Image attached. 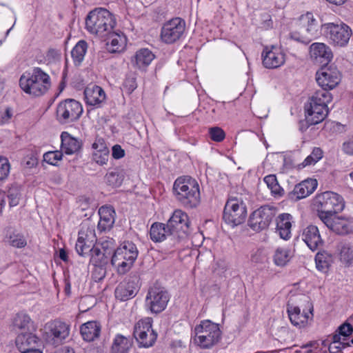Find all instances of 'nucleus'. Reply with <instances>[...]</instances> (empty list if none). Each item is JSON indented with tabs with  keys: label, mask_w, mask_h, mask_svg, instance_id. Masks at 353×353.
Wrapping results in <instances>:
<instances>
[{
	"label": "nucleus",
	"mask_w": 353,
	"mask_h": 353,
	"mask_svg": "<svg viewBox=\"0 0 353 353\" xmlns=\"http://www.w3.org/2000/svg\"><path fill=\"white\" fill-rule=\"evenodd\" d=\"M173 192L176 200L185 208L192 209L200 203L199 185L190 176L177 178L173 185Z\"/></svg>",
	"instance_id": "obj_1"
},
{
	"label": "nucleus",
	"mask_w": 353,
	"mask_h": 353,
	"mask_svg": "<svg viewBox=\"0 0 353 353\" xmlns=\"http://www.w3.org/2000/svg\"><path fill=\"white\" fill-rule=\"evenodd\" d=\"M115 25L113 15L105 8L90 11L85 18V28L91 34L105 37Z\"/></svg>",
	"instance_id": "obj_2"
},
{
	"label": "nucleus",
	"mask_w": 353,
	"mask_h": 353,
	"mask_svg": "<svg viewBox=\"0 0 353 353\" xmlns=\"http://www.w3.org/2000/svg\"><path fill=\"white\" fill-rule=\"evenodd\" d=\"M19 85L26 93L39 97L50 88V77L41 68H34L31 73H25L21 76Z\"/></svg>",
	"instance_id": "obj_3"
},
{
	"label": "nucleus",
	"mask_w": 353,
	"mask_h": 353,
	"mask_svg": "<svg viewBox=\"0 0 353 353\" xmlns=\"http://www.w3.org/2000/svg\"><path fill=\"white\" fill-rule=\"evenodd\" d=\"M138 254V249L134 243L124 241L114 251L111 263L119 274H125L132 268Z\"/></svg>",
	"instance_id": "obj_4"
},
{
	"label": "nucleus",
	"mask_w": 353,
	"mask_h": 353,
	"mask_svg": "<svg viewBox=\"0 0 353 353\" xmlns=\"http://www.w3.org/2000/svg\"><path fill=\"white\" fill-rule=\"evenodd\" d=\"M219 325L210 320H203L194 327V343L202 349H209L221 339Z\"/></svg>",
	"instance_id": "obj_5"
},
{
	"label": "nucleus",
	"mask_w": 353,
	"mask_h": 353,
	"mask_svg": "<svg viewBox=\"0 0 353 353\" xmlns=\"http://www.w3.org/2000/svg\"><path fill=\"white\" fill-rule=\"evenodd\" d=\"M314 205L319 219L322 220L323 216H330L341 212L345 208V201L339 194L327 191L316 195Z\"/></svg>",
	"instance_id": "obj_6"
},
{
	"label": "nucleus",
	"mask_w": 353,
	"mask_h": 353,
	"mask_svg": "<svg viewBox=\"0 0 353 353\" xmlns=\"http://www.w3.org/2000/svg\"><path fill=\"white\" fill-rule=\"evenodd\" d=\"M318 22L311 12L301 15L297 22V31L290 34L292 39L307 44L318 35Z\"/></svg>",
	"instance_id": "obj_7"
},
{
	"label": "nucleus",
	"mask_w": 353,
	"mask_h": 353,
	"mask_svg": "<svg viewBox=\"0 0 353 353\" xmlns=\"http://www.w3.org/2000/svg\"><path fill=\"white\" fill-rule=\"evenodd\" d=\"M246 216V205L243 199L236 196L229 197L223 210L224 221L232 227H234L243 223Z\"/></svg>",
	"instance_id": "obj_8"
},
{
	"label": "nucleus",
	"mask_w": 353,
	"mask_h": 353,
	"mask_svg": "<svg viewBox=\"0 0 353 353\" xmlns=\"http://www.w3.org/2000/svg\"><path fill=\"white\" fill-rule=\"evenodd\" d=\"M57 119L61 124L77 121L83 113L81 104L74 99H65L60 102L57 108Z\"/></svg>",
	"instance_id": "obj_9"
},
{
	"label": "nucleus",
	"mask_w": 353,
	"mask_h": 353,
	"mask_svg": "<svg viewBox=\"0 0 353 353\" xmlns=\"http://www.w3.org/2000/svg\"><path fill=\"white\" fill-rule=\"evenodd\" d=\"M324 36L332 43L340 46H345L352 34V30L345 23H327L321 26Z\"/></svg>",
	"instance_id": "obj_10"
},
{
	"label": "nucleus",
	"mask_w": 353,
	"mask_h": 353,
	"mask_svg": "<svg viewBox=\"0 0 353 353\" xmlns=\"http://www.w3.org/2000/svg\"><path fill=\"white\" fill-rule=\"evenodd\" d=\"M69 334V325L65 323L55 320L45 325L43 336L47 343L57 346L63 343Z\"/></svg>",
	"instance_id": "obj_11"
},
{
	"label": "nucleus",
	"mask_w": 353,
	"mask_h": 353,
	"mask_svg": "<svg viewBox=\"0 0 353 353\" xmlns=\"http://www.w3.org/2000/svg\"><path fill=\"white\" fill-rule=\"evenodd\" d=\"M152 323L151 318H145L136 323L133 335L139 347H149L155 343L157 334L152 329Z\"/></svg>",
	"instance_id": "obj_12"
},
{
	"label": "nucleus",
	"mask_w": 353,
	"mask_h": 353,
	"mask_svg": "<svg viewBox=\"0 0 353 353\" xmlns=\"http://www.w3.org/2000/svg\"><path fill=\"white\" fill-rule=\"evenodd\" d=\"M276 213V209L274 206L263 205L252 213L249 225L255 231L264 230L269 226Z\"/></svg>",
	"instance_id": "obj_13"
},
{
	"label": "nucleus",
	"mask_w": 353,
	"mask_h": 353,
	"mask_svg": "<svg viewBox=\"0 0 353 353\" xmlns=\"http://www.w3.org/2000/svg\"><path fill=\"white\" fill-rule=\"evenodd\" d=\"M185 30V21L179 17L173 18L163 24L161 31V40L165 43H174L182 37Z\"/></svg>",
	"instance_id": "obj_14"
},
{
	"label": "nucleus",
	"mask_w": 353,
	"mask_h": 353,
	"mask_svg": "<svg viewBox=\"0 0 353 353\" xmlns=\"http://www.w3.org/2000/svg\"><path fill=\"white\" fill-rule=\"evenodd\" d=\"M168 293L161 287H151L145 299V304L153 313H159L165 310L169 301Z\"/></svg>",
	"instance_id": "obj_15"
},
{
	"label": "nucleus",
	"mask_w": 353,
	"mask_h": 353,
	"mask_svg": "<svg viewBox=\"0 0 353 353\" xmlns=\"http://www.w3.org/2000/svg\"><path fill=\"white\" fill-rule=\"evenodd\" d=\"M316 79L319 86L328 91L334 88L340 82L341 75L336 67L327 65L321 66L316 72Z\"/></svg>",
	"instance_id": "obj_16"
},
{
	"label": "nucleus",
	"mask_w": 353,
	"mask_h": 353,
	"mask_svg": "<svg viewBox=\"0 0 353 353\" xmlns=\"http://www.w3.org/2000/svg\"><path fill=\"white\" fill-rule=\"evenodd\" d=\"M322 222L334 233L345 235L353 231L352 221L350 218L333 214L323 216Z\"/></svg>",
	"instance_id": "obj_17"
},
{
	"label": "nucleus",
	"mask_w": 353,
	"mask_h": 353,
	"mask_svg": "<svg viewBox=\"0 0 353 353\" xmlns=\"http://www.w3.org/2000/svg\"><path fill=\"white\" fill-rule=\"evenodd\" d=\"M263 64L267 68H276L285 63V54L275 46L265 47L262 53Z\"/></svg>",
	"instance_id": "obj_18"
},
{
	"label": "nucleus",
	"mask_w": 353,
	"mask_h": 353,
	"mask_svg": "<svg viewBox=\"0 0 353 353\" xmlns=\"http://www.w3.org/2000/svg\"><path fill=\"white\" fill-rule=\"evenodd\" d=\"M167 224L174 235L180 232L187 233L189 228L190 221L188 214L185 212L181 210H176L169 219Z\"/></svg>",
	"instance_id": "obj_19"
},
{
	"label": "nucleus",
	"mask_w": 353,
	"mask_h": 353,
	"mask_svg": "<svg viewBox=\"0 0 353 353\" xmlns=\"http://www.w3.org/2000/svg\"><path fill=\"white\" fill-rule=\"evenodd\" d=\"M311 58L321 66L327 65L331 61L333 54L330 47L323 43H314L310 46Z\"/></svg>",
	"instance_id": "obj_20"
},
{
	"label": "nucleus",
	"mask_w": 353,
	"mask_h": 353,
	"mask_svg": "<svg viewBox=\"0 0 353 353\" xmlns=\"http://www.w3.org/2000/svg\"><path fill=\"white\" fill-rule=\"evenodd\" d=\"M301 238L312 251L318 250L324 243L319 228L314 225L305 227L302 230Z\"/></svg>",
	"instance_id": "obj_21"
},
{
	"label": "nucleus",
	"mask_w": 353,
	"mask_h": 353,
	"mask_svg": "<svg viewBox=\"0 0 353 353\" xmlns=\"http://www.w3.org/2000/svg\"><path fill=\"white\" fill-rule=\"evenodd\" d=\"M305 119L308 125H312L322 122L328 114L327 107L322 105L308 103L305 107Z\"/></svg>",
	"instance_id": "obj_22"
},
{
	"label": "nucleus",
	"mask_w": 353,
	"mask_h": 353,
	"mask_svg": "<svg viewBox=\"0 0 353 353\" xmlns=\"http://www.w3.org/2000/svg\"><path fill=\"white\" fill-rule=\"evenodd\" d=\"M39 339L31 332L21 333L16 339V345L21 353L36 350Z\"/></svg>",
	"instance_id": "obj_23"
},
{
	"label": "nucleus",
	"mask_w": 353,
	"mask_h": 353,
	"mask_svg": "<svg viewBox=\"0 0 353 353\" xmlns=\"http://www.w3.org/2000/svg\"><path fill=\"white\" fill-rule=\"evenodd\" d=\"M106 37V49L110 53H119L124 50L126 38L123 34L110 31Z\"/></svg>",
	"instance_id": "obj_24"
},
{
	"label": "nucleus",
	"mask_w": 353,
	"mask_h": 353,
	"mask_svg": "<svg viewBox=\"0 0 353 353\" xmlns=\"http://www.w3.org/2000/svg\"><path fill=\"white\" fill-rule=\"evenodd\" d=\"M86 103L90 105H97L105 99V93L100 86L92 85L88 86L84 90Z\"/></svg>",
	"instance_id": "obj_25"
},
{
	"label": "nucleus",
	"mask_w": 353,
	"mask_h": 353,
	"mask_svg": "<svg viewBox=\"0 0 353 353\" xmlns=\"http://www.w3.org/2000/svg\"><path fill=\"white\" fill-rule=\"evenodd\" d=\"M100 220L98 228L101 231L110 230L114 223L115 212L111 206H102L99 210Z\"/></svg>",
	"instance_id": "obj_26"
},
{
	"label": "nucleus",
	"mask_w": 353,
	"mask_h": 353,
	"mask_svg": "<svg viewBox=\"0 0 353 353\" xmlns=\"http://www.w3.org/2000/svg\"><path fill=\"white\" fill-rule=\"evenodd\" d=\"M101 325L95 321H88L80 327V332L84 341L91 342L99 338L101 333Z\"/></svg>",
	"instance_id": "obj_27"
},
{
	"label": "nucleus",
	"mask_w": 353,
	"mask_h": 353,
	"mask_svg": "<svg viewBox=\"0 0 353 353\" xmlns=\"http://www.w3.org/2000/svg\"><path fill=\"white\" fill-rule=\"evenodd\" d=\"M62 152L72 154L79 151L81 143L77 139L72 137L68 132H63L61 134Z\"/></svg>",
	"instance_id": "obj_28"
},
{
	"label": "nucleus",
	"mask_w": 353,
	"mask_h": 353,
	"mask_svg": "<svg viewBox=\"0 0 353 353\" xmlns=\"http://www.w3.org/2000/svg\"><path fill=\"white\" fill-rule=\"evenodd\" d=\"M292 216L290 214H280L276 219V230L281 238L288 240L291 236Z\"/></svg>",
	"instance_id": "obj_29"
},
{
	"label": "nucleus",
	"mask_w": 353,
	"mask_h": 353,
	"mask_svg": "<svg viewBox=\"0 0 353 353\" xmlns=\"http://www.w3.org/2000/svg\"><path fill=\"white\" fill-rule=\"evenodd\" d=\"M150 239L154 242H161L168 236L174 235L168 224L162 223H154L150 230Z\"/></svg>",
	"instance_id": "obj_30"
},
{
	"label": "nucleus",
	"mask_w": 353,
	"mask_h": 353,
	"mask_svg": "<svg viewBox=\"0 0 353 353\" xmlns=\"http://www.w3.org/2000/svg\"><path fill=\"white\" fill-rule=\"evenodd\" d=\"M317 181L316 179H307L295 185L293 194L297 199L305 198L311 194L316 188Z\"/></svg>",
	"instance_id": "obj_31"
},
{
	"label": "nucleus",
	"mask_w": 353,
	"mask_h": 353,
	"mask_svg": "<svg viewBox=\"0 0 353 353\" xmlns=\"http://www.w3.org/2000/svg\"><path fill=\"white\" fill-rule=\"evenodd\" d=\"M3 241L12 247L18 248H23L27 244L23 235L11 228L6 229Z\"/></svg>",
	"instance_id": "obj_32"
},
{
	"label": "nucleus",
	"mask_w": 353,
	"mask_h": 353,
	"mask_svg": "<svg viewBox=\"0 0 353 353\" xmlns=\"http://www.w3.org/2000/svg\"><path fill=\"white\" fill-rule=\"evenodd\" d=\"M154 59V54L147 48H142L138 50L132 58V63L134 66L141 68L148 66Z\"/></svg>",
	"instance_id": "obj_33"
},
{
	"label": "nucleus",
	"mask_w": 353,
	"mask_h": 353,
	"mask_svg": "<svg viewBox=\"0 0 353 353\" xmlns=\"http://www.w3.org/2000/svg\"><path fill=\"white\" fill-rule=\"evenodd\" d=\"M287 311L291 323L299 327L304 326L310 318L308 314L301 313V310L299 307L288 305Z\"/></svg>",
	"instance_id": "obj_34"
},
{
	"label": "nucleus",
	"mask_w": 353,
	"mask_h": 353,
	"mask_svg": "<svg viewBox=\"0 0 353 353\" xmlns=\"http://www.w3.org/2000/svg\"><path fill=\"white\" fill-rule=\"evenodd\" d=\"M92 148L95 150L92 154L93 160L99 165L106 164L109 158V149L103 142L94 143Z\"/></svg>",
	"instance_id": "obj_35"
},
{
	"label": "nucleus",
	"mask_w": 353,
	"mask_h": 353,
	"mask_svg": "<svg viewBox=\"0 0 353 353\" xmlns=\"http://www.w3.org/2000/svg\"><path fill=\"white\" fill-rule=\"evenodd\" d=\"M293 256L292 250L285 247L277 248L273 255V260L277 266L285 265Z\"/></svg>",
	"instance_id": "obj_36"
},
{
	"label": "nucleus",
	"mask_w": 353,
	"mask_h": 353,
	"mask_svg": "<svg viewBox=\"0 0 353 353\" xmlns=\"http://www.w3.org/2000/svg\"><path fill=\"white\" fill-rule=\"evenodd\" d=\"M315 262L317 269L325 272L333 262V256L326 251H320L316 254Z\"/></svg>",
	"instance_id": "obj_37"
},
{
	"label": "nucleus",
	"mask_w": 353,
	"mask_h": 353,
	"mask_svg": "<svg viewBox=\"0 0 353 353\" xmlns=\"http://www.w3.org/2000/svg\"><path fill=\"white\" fill-rule=\"evenodd\" d=\"M135 294V289L130 283H120L115 289V297L121 301L128 300Z\"/></svg>",
	"instance_id": "obj_38"
},
{
	"label": "nucleus",
	"mask_w": 353,
	"mask_h": 353,
	"mask_svg": "<svg viewBox=\"0 0 353 353\" xmlns=\"http://www.w3.org/2000/svg\"><path fill=\"white\" fill-rule=\"evenodd\" d=\"M331 94L326 90L321 88L316 90L314 94L310 98L309 103L315 105H322V106L327 107V103L332 101Z\"/></svg>",
	"instance_id": "obj_39"
},
{
	"label": "nucleus",
	"mask_w": 353,
	"mask_h": 353,
	"mask_svg": "<svg viewBox=\"0 0 353 353\" xmlns=\"http://www.w3.org/2000/svg\"><path fill=\"white\" fill-rule=\"evenodd\" d=\"M128 339L122 334H117L113 339L110 353H128Z\"/></svg>",
	"instance_id": "obj_40"
},
{
	"label": "nucleus",
	"mask_w": 353,
	"mask_h": 353,
	"mask_svg": "<svg viewBox=\"0 0 353 353\" xmlns=\"http://www.w3.org/2000/svg\"><path fill=\"white\" fill-rule=\"evenodd\" d=\"M88 49V43L84 40H80L73 48L71 55L75 65H79L85 57Z\"/></svg>",
	"instance_id": "obj_41"
},
{
	"label": "nucleus",
	"mask_w": 353,
	"mask_h": 353,
	"mask_svg": "<svg viewBox=\"0 0 353 353\" xmlns=\"http://www.w3.org/2000/svg\"><path fill=\"white\" fill-rule=\"evenodd\" d=\"M90 262L94 265H103L105 266L108 262L109 257L106 255L104 250L102 251L100 248L95 247L92 253L90 254Z\"/></svg>",
	"instance_id": "obj_42"
},
{
	"label": "nucleus",
	"mask_w": 353,
	"mask_h": 353,
	"mask_svg": "<svg viewBox=\"0 0 353 353\" xmlns=\"http://www.w3.org/2000/svg\"><path fill=\"white\" fill-rule=\"evenodd\" d=\"M78 239H82L89 244H94L97 241V237L94 227H90L85 224L83 225L79 232Z\"/></svg>",
	"instance_id": "obj_43"
},
{
	"label": "nucleus",
	"mask_w": 353,
	"mask_h": 353,
	"mask_svg": "<svg viewBox=\"0 0 353 353\" xmlns=\"http://www.w3.org/2000/svg\"><path fill=\"white\" fill-rule=\"evenodd\" d=\"M263 181L273 194L282 195L283 190L279 185L275 175H268L264 178Z\"/></svg>",
	"instance_id": "obj_44"
},
{
	"label": "nucleus",
	"mask_w": 353,
	"mask_h": 353,
	"mask_svg": "<svg viewBox=\"0 0 353 353\" xmlns=\"http://www.w3.org/2000/svg\"><path fill=\"white\" fill-rule=\"evenodd\" d=\"M30 323L31 319L30 316L23 313L17 314L13 320L14 327L19 330L28 329Z\"/></svg>",
	"instance_id": "obj_45"
},
{
	"label": "nucleus",
	"mask_w": 353,
	"mask_h": 353,
	"mask_svg": "<svg viewBox=\"0 0 353 353\" xmlns=\"http://www.w3.org/2000/svg\"><path fill=\"white\" fill-rule=\"evenodd\" d=\"M321 345L325 347L327 346L326 341H323L321 342V344L317 341L310 342L302 346V349L303 350V353H326L327 350H323Z\"/></svg>",
	"instance_id": "obj_46"
},
{
	"label": "nucleus",
	"mask_w": 353,
	"mask_h": 353,
	"mask_svg": "<svg viewBox=\"0 0 353 353\" xmlns=\"http://www.w3.org/2000/svg\"><path fill=\"white\" fill-rule=\"evenodd\" d=\"M94 244L85 242V241L77 239L75 249L77 252L82 256H85V255L88 254L90 252V254L92 252V250L94 248Z\"/></svg>",
	"instance_id": "obj_47"
},
{
	"label": "nucleus",
	"mask_w": 353,
	"mask_h": 353,
	"mask_svg": "<svg viewBox=\"0 0 353 353\" xmlns=\"http://www.w3.org/2000/svg\"><path fill=\"white\" fill-rule=\"evenodd\" d=\"M323 157V150L320 148H314L312 153L304 160L303 166L314 165Z\"/></svg>",
	"instance_id": "obj_48"
},
{
	"label": "nucleus",
	"mask_w": 353,
	"mask_h": 353,
	"mask_svg": "<svg viewBox=\"0 0 353 353\" xmlns=\"http://www.w3.org/2000/svg\"><path fill=\"white\" fill-rule=\"evenodd\" d=\"M340 259L346 265L353 263V250L348 245L342 246L340 251Z\"/></svg>",
	"instance_id": "obj_49"
},
{
	"label": "nucleus",
	"mask_w": 353,
	"mask_h": 353,
	"mask_svg": "<svg viewBox=\"0 0 353 353\" xmlns=\"http://www.w3.org/2000/svg\"><path fill=\"white\" fill-rule=\"evenodd\" d=\"M62 151H50L43 154V160L50 165H55L62 159Z\"/></svg>",
	"instance_id": "obj_50"
},
{
	"label": "nucleus",
	"mask_w": 353,
	"mask_h": 353,
	"mask_svg": "<svg viewBox=\"0 0 353 353\" xmlns=\"http://www.w3.org/2000/svg\"><path fill=\"white\" fill-rule=\"evenodd\" d=\"M105 178L106 183L113 187L119 186L122 183V177L117 172H108Z\"/></svg>",
	"instance_id": "obj_51"
},
{
	"label": "nucleus",
	"mask_w": 353,
	"mask_h": 353,
	"mask_svg": "<svg viewBox=\"0 0 353 353\" xmlns=\"http://www.w3.org/2000/svg\"><path fill=\"white\" fill-rule=\"evenodd\" d=\"M209 134L211 139L216 142L222 141L225 137L224 131L219 127L210 128Z\"/></svg>",
	"instance_id": "obj_52"
},
{
	"label": "nucleus",
	"mask_w": 353,
	"mask_h": 353,
	"mask_svg": "<svg viewBox=\"0 0 353 353\" xmlns=\"http://www.w3.org/2000/svg\"><path fill=\"white\" fill-rule=\"evenodd\" d=\"M94 268L92 272V279L95 282L101 281L106 275V269L103 265H94Z\"/></svg>",
	"instance_id": "obj_53"
},
{
	"label": "nucleus",
	"mask_w": 353,
	"mask_h": 353,
	"mask_svg": "<svg viewBox=\"0 0 353 353\" xmlns=\"http://www.w3.org/2000/svg\"><path fill=\"white\" fill-rule=\"evenodd\" d=\"M10 165L6 158L0 157V181L4 180L10 173Z\"/></svg>",
	"instance_id": "obj_54"
},
{
	"label": "nucleus",
	"mask_w": 353,
	"mask_h": 353,
	"mask_svg": "<svg viewBox=\"0 0 353 353\" xmlns=\"http://www.w3.org/2000/svg\"><path fill=\"white\" fill-rule=\"evenodd\" d=\"M123 87L129 94L132 93L137 87L136 77L133 74L128 75L124 81Z\"/></svg>",
	"instance_id": "obj_55"
},
{
	"label": "nucleus",
	"mask_w": 353,
	"mask_h": 353,
	"mask_svg": "<svg viewBox=\"0 0 353 353\" xmlns=\"http://www.w3.org/2000/svg\"><path fill=\"white\" fill-rule=\"evenodd\" d=\"M267 259L266 254L263 249H258L251 255V261L254 263H263Z\"/></svg>",
	"instance_id": "obj_56"
},
{
	"label": "nucleus",
	"mask_w": 353,
	"mask_h": 353,
	"mask_svg": "<svg viewBox=\"0 0 353 353\" xmlns=\"http://www.w3.org/2000/svg\"><path fill=\"white\" fill-rule=\"evenodd\" d=\"M339 334L342 335L345 339L346 336L352 334L353 332L352 326L349 323H344L339 327Z\"/></svg>",
	"instance_id": "obj_57"
},
{
	"label": "nucleus",
	"mask_w": 353,
	"mask_h": 353,
	"mask_svg": "<svg viewBox=\"0 0 353 353\" xmlns=\"http://www.w3.org/2000/svg\"><path fill=\"white\" fill-rule=\"evenodd\" d=\"M12 114L10 108H7L5 110H0V125L7 123L12 117Z\"/></svg>",
	"instance_id": "obj_58"
},
{
	"label": "nucleus",
	"mask_w": 353,
	"mask_h": 353,
	"mask_svg": "<svg viewBox=\"0 0 353 353\" xmlns=\"http://www.w3.org/2000/svg\"><path fill=\"white\" fill-rule=\"evenodd\" d=\"M343 151L349 155H353V137L343 143Z\"/></svg>",
	"instance_id": "obj_59"
},
{
	"label": "nucleus",
	"mask_w": 353,
	"mask_h": 353,
	"mask_svg": "<svg viewBox=\"0 0 353 353\" xmlns=\"http://www.w3.org/2000/svg\"><path fill=\"white\" fill-rule=\"evenodd\" d=\"M112 155L114 159H119L124 157L125 151L122 149V148L119 145H114L112 147Z\"/></svg>",
	"instance_id": "obj_60"
},
{
	"label": "nucleus",
	"mask_w": 353,
	"mask_h": 353,
	"mask_svg": "<svg viewBox=\"0 0 353 353\" xmlns=\"http://www.w3.org/2000/svg\"><path fill=\"white\" fill-rule=\"evenodd\" d=\"M341 336H343L341 335L340 334L334 335L332 336V342L337 341L338 345H342V347L350 346V343L345 342V338H343V341H341Z\"/></svg>",
	"instance_id": "obj_61"
},
{
	"label": "nucleus",
	"mask_w": 353,
	"mask_h": 353,
	"mask_svg": "<svg viewBox=\"0 0 353 353\" xmlns=\"http://www.w3.org/2000/svg\"><path fill=\"white\" fill-rule=\"evenodd\" d=\"M342 345H339L337 341L332 342L328 346V350L330 353H337L341 351L343 348Z\"/></svg>",
	"instance_id": "obj_62"
},
{
	"label": "nucleus",
	"mask_w": 353,
	"mask_h": 353,
	"mask_svg": "<svg viewBox=\"0 0 353 353\" xmlns=\"http://www.w3.org/2000/svg\"><path fill=\"white\" fill-rule=\"evenodd\" d=\"M8 199L10 200V205L12 206H15L19 203V197L18 196V194H14L12 192H9Z\"/></svg>",
	"instance_id": "obj_63"
},
{
	"label": "nucleus",
	"mask_w": 353,
	"mask_h": 353,
	"mask_svg": "<svg viewBox=\"0 0 353 353\" xmlns=\"http://www.w3.org/2000/svg\"><path fill=\"white\" fill-rule=\"evenodd\" d=\"M59 258L63 261H68V254L65 250L61 249L59 252Z\"/></svg>",
	"instance_id": "obj_64"
}]
</instances>
